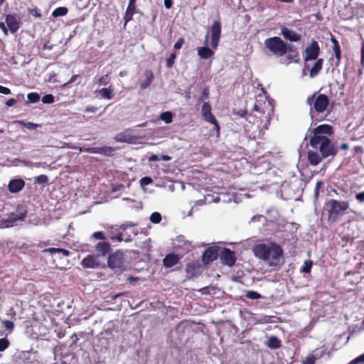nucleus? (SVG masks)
<instances>
[{
  "instance_id": "nucleus-44",
  "label": "nucleus",
  "mask_w": 364,
  "mask_h": 364,
  "mask_svg": "<svg viewBox=\"0 0 364 364\" xmlns=\"http://www.w3.org/2000/svg\"><path fill=\"white\" fill-rule=\"evenodd\" d=\"M355 198L359 203H364V191L356 193Z\"/></svg>"
},
{
  "instance_id": "nucleus-15",
  "label": "nucleus",
  "mask_w": 364,
  "mask_h": 364,
  "mask_svg": "<svg viewBox=\"0 0 364 364\" xmlns=\"http://www.w3.org/2000/svg\"><path fill=\"white\" fill-rule=\"evenodd\" d=\"M143 77L144 79L139 80L138 82L141 90L146 89L152 83L154 75L152 70H146L143 73Z\"/></svg>"
},
{
  "instance_id": "nucleus-56",
  "label": "nucleus",
  "mask_w": 364,
  "mask_h": 364,
  "mask_svg": "<svg viewBox=\"0 0 364 364\" xmlns=\"http://www.w3.org/2000/svg\"><path fill=\"white\" fill-rule=\"evenodd\" d=\"M24 125L26 128H28L29 129H35L39 126V124H34L33 122H28V123L25 124Z\"/></svg>"
},
{
  "instance_id": "nucleus-47",
  "label": "nucleus",
  "mask_w": 364,
  "mask_h": 364,
  "mask_svg": "<svg viewBox=\"0 0 364 364\" xmlns=\"http://www.w3.org/2000/svg\"><path fill=\"white\" fill-rule=\"evenodd\" d=\"M151 182H152V179L148 176L143 177L140 180V183L142 186L149 185Z\"/></svg>"
},
{
  "instance_id": "nucleus-32",
  "label": "nucleus",
  "mask_w": 364,
  "mask_h": 364,
  "mask_svg": "<svg viewBox=\"0 0 364 364\" xmlns=\"http://www.w3.org/2000/svg\"><path fill=\"white\" fill-rule=\"evenodd\" d=\"M150 220L151 223L158 224L161 221V215L158 212H154L150 215Z\"/></svg>"
},
{
  "instance_id": "nucleus-33",
  "label": "nucleus",
  "mask_w": 364,
  "mask_h": 364,
  "mask_svg": "<svg viewBox=\"0 0 364 364\" xmlns=\"http://www.w3.org/2000/svg\"><path fill=\"white\" fill-rule=\"evenodd\" d=\"M27 99L31 102H37L40 100V96L37 92H31L28 94Z\"/></svg>"
},
{
  "instance_id": "nucleus-52",
  "label": "nucleus",
  "mask_w": 364,
  "mask_h": 364,
  "mask_svg": "<svg viewBox=\"0 0 364 364\" xmlns=\"http://www.w3.org/2000/svg\"><path fill=\"white\" fill-rule=\"evenodd\" d=\"M43 252H48L50 254L58 253L59 252V248L56 247H49L43 250Z\"/></svg>"
},
{
  "instance_id": "nucleus-64",
  "label": "nucleus",
  "mask_w": 364,
  "mask_h": 364,
  "mask_svg": "<svg viewBox=\"0 0 364 364\" xmlns=\"http://www.w3.org/2000/svg\"><path fill=\"white\" fill-rule=\"evenodd\" d=\"M159 160H160V158L156 154H152L149 159V161H157Z\"/></svg>"
},
{
  "instance_id": "nucleus-55",
  "label": "nucleus",
  "mask_w": 364,
  "mask_h": 364,
  "mask_svg": "<svg viewBox=\"0 0 364 364\" xmlns=\"http://www.w3.org/2000/svg\"><path fill=\"white\" fill-rule=\"evenodd\" d=\"M97 109H98V108L95 106H87L85 108V112L95 113L97 111Z\"/></svg>"
},
{
  "instance_id": "nucleus-40",
  "label": "nucleus",
  "mask_w": 364,
  "mask_h": 364,
  "mask_svg": "<svg viewBox=\"0 0 364 364\" xmlns=\"http://www.w3.org/2000/svg\"><path fill=\"white\" fill-rule=\"evenodd\" d=\"M9 346L7 338H0V351L5 350Z\"/></svg>"
},
{
  "instance_id": "nucleus-63",
  "label": "nucleus",
  "mask_w": 364,
  "mask_h": 364,
  "mask_svg": "<svg viewBox=\"0 0 364 364\" xmlns=\"http://www.w3.org/2000/svg\"><path fill=\"white\" fill-rule=\"evenodd\" d=\"M331 41L333 43V47H338L340 46L338 41L335 38L334 36H331Z\"/></svg>"
},
{
  "instance_id": "nucleus-1",
  "label": "nucleus",
  "mask_w": 364,
  "mask_h": 364,
  "mask_svg": "<svg viewBox=\"0 0 364 364\" xmlns=\"http://www.w3.org/2000/svg\"><path fill=\"white\" fill-rule=\"evenodd\" d=\"M313 135L310 137L309 144L311 147L318 149L323 157L334 156L338 149L331 143L329 138L326 136L333 134V127L330 124H321L314 128Z\"/></svg>"
},
{
  "instance_id": "nucleus-36",
  "label": "nucleus",
  "mask_w": 364,
  "mask_h": 364,
  "mask_svg": "<svg viewBox=\"0 0 364 364\" xmlns=\"http://www.w3.org/2000/svg\"><path fill=\"white\" fill-rule=\"evenodd\" d=\"M246 297L250 299H258L261 298V295L257 291H248L246 294Z\"/></svg>"
},
{
  "instance_id": "nucleus-18",
  "label": "nucleus",
  "mask_w": 364,
  "mask_h": 364,
  "mask_svg": "<svg viewBox=\"0 0 364 364\" xmlns=\"http://www.w3.org/2000/svg\"><path fill=\"white\" fill-rule=\"evenodd\" d=\"M96 258V256L89 255L81 261L80 264L84 268H97L99 267L100 263Z\"/></svg>"
},
{
  "instance_id": "nucleus-43",
  "label": "nucleus",
  "mask_w": 364,
  "mask_h": 364,
  "mask_svg": "<svg viewBox=\"0 0 364 364\" xmlns=\"http://www.w3.org/2000/svg\"><path fill=\"white\" fill-rule=\"evenodd\" d=\"M79 77V75H73L71 78L67 82H65L63 85H62V87H70V85L73 82H74L77 78Z\"/></svg>"
},
{
  "instance_id": "nucleus-30",
  "label": "nucleus",
  "mask_w": 364,
  "mask_h": 364,
  "mask_svg": "<svg viewBox=\"0 0 364 364\" xmlns=\"http://www.w3.org/2000/svg\"><path fill=\"white\" fill-rule=\"evenodd\" d=\"M90 240H97L101 241H106L107 237L105 234L102 231L95 232L90 236Z\"/></svg>"
},
{
  "instance_id": "nucleus-26",
  "label": "nucleus",
  "mask_w": 364,
  "mask_h": 364,
  "mask_svg": "<svg viewBox=\"0 0 364 364\" xmlns=\"http://www.w3.org/2000/svg\"><path fill=\"white\" fill-rule=\"evenodd\" d=\"M100 94L102 98L110 100L113 97V90L111 87H103L100 90Z\"/></svg>"
},
{
  "instance_id": "nucleus-8",
  "label": "nucleus",
  "mask_w": 364,
  "mask_h": 364,
  "mask_svg": "<svg viewBox=\"0 0 364 364\" xmlns=\"http://www.w3.org/2000/svg\"><path fill=\"white\" fill-rule=\"evenodd\" d=\"M304 52V61L307 62L316 60L320 53L318 43L315 40H312L311 44L306 48Z\"/></svg>"
},
{
  "instance_id": "nucleus-54",
  "label": "nucleus",
  "mask_w": 364,
  "mask_h": 364,
  "mask_svg": "<svg viewBox=\"0 0 364 364\" xmlns=\"http://www.w3.org/2000/svg\"><path fill=\"white\" fill-rule=\"evenodd\" d=\"M0 93L4 95H9L11 94V90L6 87L0 85Z\"/></svg>"
},
{
  "instance_id": "nucleus-19",
  "label": "nucleus",
  "mask_w": 364,
  "mask_h": 364,
  "mask_svg": "<svg viewBox=\"0 0 364 364\" xmlns=\"http://www.w3.org/2000/svg\"><path fill=\"white\" fill-rule=\"evenodd\" d=\"M281 33L285 39L292 42H298L301 40V35L296 33L294 31L289 29L287 27H283L282 28Z\"/></svg>"
},
{
  "instance_id": "nucleus-51",
  "label": "nucleus",
  "mask_w": 364,
  "mask_h": 364,
  "mask_svg": "<svg viewBox=\"0 0 364 364\" xmlns=\"http://www.w3.org/2000/svg\"><path fill=\"white\" fill-rule=\"evenodd\" d=\"M315 358L314 356H309L303 361L302 364H314Z\"/></svg>"
},
{
  "instance_id": "nucleus-24",
  "label": "nucleus",
  "mask_w": 364,
  "mask_h": 364,
  "mask_svg": "<svg viewBox=\"0 0 364 364\" xmlns=\"http://www.w3.org/2000/svg\"><path fill=\"white\" fill-rule=\"evenodd\" d=\"M323 63V58L316 59V61L314 63L313 67L310 69V77H314L318 74V73L322 69Z\"/></svg>"
},
{
  "instance_id": "nucleus-5",
  "label": "nucleus",
  "mask_w": 364,
  "mask_h": 364,
  "mask_svg": "<svg viewBox=\"0 0 364 364\" xmlns=\"http://www.w3.org/2000/svg\"><path fill=\"white\" fill-rule=\"evenodd\" d=\"M265 47L274 55L283 56L287 53V43L279 37L274 36L264 41Z\"/></svg>"
},
{
  "instance_id": "nucleus-2",
  "label": "nucleus",
  "mask_w": 364,
  "mask_h": 364,
  "mask_svg": "<svg viewBox=\"0 0 364 364\" xmlns=\"http://www.w3.org/2000/svg\"><path fill=\"white\" fill-rule=\"evenodd\" d=\"M253 252L255 255L262 260H271V264H276L284 255L281 246L274 242H271L268 245L257 244L254 247Z\"/></svg>"
},
{
  "instance_id": "nucleus-34",
  "label": "nucleus",
  "mask_w": 364,
  "mask_h": 364,
  "mask_svg": "<svg viewBox=\"0 0 364 364\" xmlns=\"http://www.w3.org/2000/svg\"><path fill=\"white\" fill-rule=\"evenodd\" d=\"M48 181V178L46 175H40L35 178V183L38 184H45L47 183Z\"/></svg>"
},
{
  "instance_id": "nucleus-29",
  "label": "nucleus",
  "mask_w": 364,
  "mask_h": 364,
  "mask_svg": "<svg viewBox=\"0 0 364 364\" xmlns=\"http://www.w3.org/2000/svg\"><path fill=\"white\" fill-rule=\"evenodd\" d=\"M160 119L166 124H170L173 121V114L171 112H164L160 114Z\"/></svg>"
},
{
  "instance_id": "nucleus-11",
  "label": "nucleus",
  "mask_w": 364,
  "mask_h": 364,
  "mask_svg": "<svg viewBox=\"0 0 364 364\" xmlns=\"http://www.w3.org/2000/svg\"><path fill=\"white\" fill-rule=\"evenodd\" d=\"M93 250L97 257H105L111 251V245L107 241H100L93 246Z\"/></svg>"
},
{
  "instance_id": "nucleus-62",
  "label": "nucleus",
  "mask_w": 364,
  "mask_h": 364,
  "mask_svg": "<svg viewBox=\"0 0 364 364\" xmlns=\"http://www.w3.org/2000/svg\"><path fill=\"white\" fill-rule=\"evenodd\" d=\"M361 46V64L364 65V41L362 42Z\"/></svg>"
},
{
  "instance_id": "nucleus-60",
  "label": "nucleus",
  "mask_w": 364,
  "mask_h": 364,
  "mask_svg": "<svg viewBox=\"0 0 364 364\" xmlns=\"http://www.w3.org/2000/svg\"><path fill=\"white\" fill-rule=\"evenodd\" d=\"M52 48L53 45L50 44L49 41H47L43 44V50H51Z\"/></svg>"
},
{
  "instance_id": "nucleus-39",
  "label": "nucleus",
  "mask_w": 364,
  "mask_h": 364,
  "mask_svg": "<svg viewBox=\"0 0 364 364\" xmlns=\"http://www.w3.org/2000/svg\"><path fill=\"white\" fill-rule=\"evenodd\" d=\"M333 50L334 52L335 57H336V60H337V65H338L340 63L341 60V47L340 46L333 47Z\"/></svg>"
},
{
  "instance_id": "nucleus-59",
  "label": "nucleus",
  "mask_w": 364,
  "mask_h": 364,
  "mask_svg": "<svg viewBox=\"0 0 364 364\" xmlns=\"http://www.w3.org/2000/svg\"><path fill=\"white\" fill-rule=\"evenodd\" d=\"M16 103V100L14 98L9 99V100H7V101L6 102V105L8 107H12V106H14Z\"/></svg>"
},
{
  "instance_id": "nucleus-17",
  "label": "nucleus",
  "mask_w": 364,
  "mask_h": 364,
  "mask_svg": "<svg viewBox=\"0 0 364 364\" xmlns=\"http://www.w3.org/2000/svg\"><path fill=\"white\" fill-rule=\"evenodd\" d=\"M181 259L178 255L174 253H169L163 259V265L166 268H171L178 264Z\"/></svg>"
},
{
  "instance_id": "nucleus-38",
  "label": "nucleus",
  "mask_w": 364,
  "mask_h": 364,
  "mask_svg": "<svg viewBox=\"0 0 364 364\" xmlns=\"http://www.w3.org/2000/svg\"><path fill=\"white\" fill-rule=\"evenodd\" d=\"M176 58V55L175 53H172L169 58L166 60V67L167 68H171L175 62V60Z\"/></svg>"
},
{
  "instance_id": "nucleus-13",
  "label": "nucleus",
  "mask_w": 364,
  "mask_h": 364,
  "mask_svg": "<svg viewBox=\"0 0 364 364\" xmlns=\"http://www.w3.org/2000/svg\"><path fill=\"white\" fill-rule=\"evenodd\" d=\"M136 0H129L125 15L124 16V29H126L127 24L133 19L134 14L136 12Z\"/></svg>"
},
{
  "instance_id": "nucleus-20",
  "label": "nucleus",
  "mask_w": 364,
  "mask_h": 364,
  "mask_svg": "<svg viewBox=\"0 0 364 364\" xmlns=\"http://www.w3.org/2000/svg\"><path fill=\"white\" fill-rule=\"evenodd\" d=\"M323 156H320V154L318 152L309 151H308V156L307 159L309 161V163L311 165L316 166L318 165L322 160Z\"/></svg>"
},
{
  "instance_id": "nucleus-61",
  "label": "nucleus",
  "mask_w": 364,
  "mask_h": 364,
  "mask_svg": "<svg viewBox=\"0 0 364 364\" xmlns=\"http://www.w3.org/2000/svg\"><path fill=\"white\" fill-rule=\"evenodd\" d=\"M173 1L172 0H164V6L166 9H170L172 7Z\"/></svg>"
},
{
  "instance_id": "nucleus-6",
  "label": "nucleus",
  "mask_w": 364,
  "mask_h": 364,
  "mask_svg": "<svg viewBox=\"0 0 364 364\" xmlns=\"http://www.w3.org/2000/svg\"><path fill=\"white\" fill-rule=\"evenodd\" d=\"M107 266L110 269L123 271L125 269L124 254L122 250H117L107 258Z\"/></svg>"
},
{
  "instance_id": "nucleus-10",
  "label": "nucleus",
  "mask_w": 364,
  "mask_h": 364,
  "mask_svg": "<svg viewBox=\"0 0 364 364\" xmlns=\"http://www.w3.org/2000/svg\"><path fill=\"white\" fill-rule=\"evenodd\" d=\"M211 46L213 49H216L220 38L221 33V23L220 21H215L211 27Z\"/></svg>"
},
{
  "instance_id": "nucleus-22",
  "label": "nucleus",
  "mask_w": 364,
  "mask_h": 364,
  "mask_svg": "<svg viewBox=\"0 0 364 364\" xmlns=\"http://www.w3.org/2000/svg\"><path fill=\"white\" fill-rule=\"evenodd\" d=\"M200 267V264L198 262H192L186 264V271L189 276L193 277L197 274Z\"/></svg>"
},
{
  "instance_id": "nucleus-57",
  "label": "nucleus",
  "mask_w": 364,
  "mask_h": 364,
  "mask_svg": "<svg viewBox=\"0 0 364 364\" xmlns=\"http://www.w3.org/2000/svg\"><path fill=\"white\" fill-rule=\"evenodd\" d=\"M58 253L62 254L63 256H64V257H69L71 255L70 251H68V250H65V249H62V248H59V252Z\"/></svg>"
},
{
  "instance_id": "nucleus-28",
  "label": "nucleus",
  "mask_w": 364,
  "mask_h": 364,
  "mask_svg": "<svg viewBox=\"0 0 364 364\" xmlns=\"http://www.w3.org/2000/svg\"><path fill=\"white\" fill-rule=\"evenodd\" d=\"M68 13V9L66 7L60 6L55 9L52 12V16L53 17H59L65 16Z\"/></svg>"
},
{
  "instance_id": "nucleus-4",
  "label": "nucleus",
  "mask_w": 364,
  "mask_h": 364,
  "mask_svg": "<svg viewBox=\"0 0 364 364\" xmlns=\"http://www.w3.org/2000/svg\"><path fill=\"white\" fill-rule=\"evenodd\" d=\"M326 207L328 211V220L334 222L337 220L340 215L343 214L348 209L349 203L331 199L326 203Z\"/></svg>"
},
{
  "instance_id": "nucleus-31",
  "label": "nucleus",
  "mask_w": 364,
  "mask_h": 364,
  "mask_svg": "<svg viewBox=\"0 0 364 364\" xmlns=\"http://www.w3.org/2000/svg\"><path fill=\"white\" fill-rule=\"evenodd\" d=\"M110 240L113 241L116 240L118 242H122L123 240H124L125 242H129L131 240L130 238L124 239L122 232H119L116 235L112 234V236L110 237Z\"/></svg>"
},
{
  "instance_id": "nucleus-45",
  "label": "nucleus",
  "mask_w": 364,
  "mask_h": 364,
  "mask_svg": "<svg viewBox=\"0 0 364 364\" xmlns=\"http://www.w3.org/2000/svg\"><path fill=\"white\" fill-rule=\"evenodd\" d=\"M208 96H209V90H208V88L206 87V88L203 89V90L202 92V96L200 98L198 99V102L200 104L202 102L203 99H207L208 97Z\"/></svg>"
},
{
  "instance_id": "nucleus-21",
  "label": "nucleus",
  "mask_w": 364,
  "mask_h": 364,
  "mask_svg": "<svg viewBox=\"0 0 364 364\" xmlns=\"http://www.w3.org/2000/svg\"><path fill=\"white\" fill-rule=\"evenodd\" d=\"M198 55L201 59H208L213 56L214 52L208 47H198L197 48Z\"/></svg>"
},
{
  "instance_id": "nucleus-27",
  "label": "nucleus",
  "mask_w": 364,
  "mask_h": 364,
  "mask_svg": "<svg viewBox=\"0 0 364 364\" xmlns=\"http://www.w3.org/2000/svg\"><path fill=\"white\" fill-rule=\"evenodd\" d=\"M289 52L288 59L294 60V58H299V53L296 47L293 45H287V53Z\"/></svg>"
},
{
  "instance_id": "nucleus-14",
  "label": "nucleus",
  "mask_w": 364,
  "mask_h": 364,
  "mask_svg": "<svg viewBox=\"0 0 364 364\" xmlns=\"http://www.w3.org/2000/svg\"><path fill=\"white\" fill-rule=\"evenodd\" d=\"M5 23L12 33H16L21 27V21L14 14H7L5 17Z\"/></svg>"
},
{
  "instance_id": "nucleus-35",
  "label": "nucleus",
  "mask_w": 364,
  "mask_h": 364,
  "mask_svg": "<svg viewBox=\"0 0 364 364\" xmlns=\"http://www.w3.org/2000/svg\"><path fill=\"white\" fill-rule=\"evenodd\" d=\"M313 265V262L311 260H306L304 262V265L302 268L301 272L304 273H309L311 270V267Z\"/></svg>"
},
{
  "instance_id": "nucleus-58",
  "label": "nucleus",
  "mask_w": 364,
  "mask_h": 364,
  "mask_svg": "<svg viewBox=\"0 0 364 364\" xmlns=\"http://www.w3.org/2000/svg\"><path fill=\"white\" fill-rule=\"evenodd\" d=\"M0 28L4 32V35L6 36L8 34L9 28H8L7 26H6L4 22H0Z\"/></svg>"
},
{
  "instance_id": "nucleus-9",
  "label": "nucleus",
  "mask_w": 364,
  "mask_h": 364,
  "mask_svg": "<svg viewBox=\"0 0 364 364\" xmlns=\"http://www.w3.org/2000/svg\"><path fill=\"white\" fill-rule=\"evenodd\" d=\"M220 259L222 264L232 267L236 262L235 252L229 248L225 247L220 255Z\"/></svg>"
},
{
  "instance_id": "nucleus-25",
  "label": "nucleus",
  "mask_w": 364,
  "mask_h": 364,
  "mask_svg": "<svg viewBox=\"0 0 364 364\" xmlns=\"http://www.w3.org/2000/svg\"><path fill=\"white\" fill-rule=\"evenodd\" d=\"M267 346L271 349H278L281 347V341L277 336H272L267 341Z\"/></svg>"
},
{
  "instance_id": "nucleus-53",
  "label": "nucleus",
  "mask_w": 364,
  "mask_h": 364,
  "mask_svg": "<svg viewBox=\"0 0 364 364\" xmlns=\"http://www.w3.org/2000/svg\"><path fill=\"white\" fill-rule=\"evenodd\" d=\"M29 11L33 16H36V17L41 16V14L38 8H34V9H30Z\"/></svg>"
},
{
  "instance_id": "nucleus-12",
  "label": "nucleus",
  "mask_w": 364,
  "mask_h": 364,
  "mask_svg": "<svg viewBox=\"0 0 364 364\" xmlns=\"http://www.w3.org/2000/svg\"><path fill=\"white\" fill-rule=\"evenodd\" d=\"M218 256V247L213 246L208 247L203 252L202 256V262L205 264H208L217 259Z\"/></svg>"
},
{
  "instance_id": "nucleus-23",
  "label": "nucleus",
  "mask_w": 364,
  "mask_h": 364,
  "mask_svg": "<svg viewBox=\"0 0 364 364\" xmlns=\"http://www.w3.org/2000/svg\"><path fill=\"white\" fill-rule=\"evenodd\" d=\"M232 114L241 118H245L250 123L255 124L257 122L256 120L251 119V118L253 117L252 114H248L246 109H233Z\"/></svg>"
},
{
  "instance_id": "nucleus-50",
  "label": "nucleus",
  "mask_w": 364,
  "mask_h": 364,
  "mask_svg": "<svg viewBox=\"0 0 364 364\" xmlns=\"http://www.w3.org/2000/svg\"><path fill=\"white\" fill-rule=\"evenodd\" d=\"M134 225H135L134 223H130V222L129 223H127L122 224L121 225H119L118 230H125L128 228L133 227Z\"/></svg>"
},
{
  "instance_id": "nucleus-41",
  "label": "nucleus",
  "mask_w": 364,
  "mask_h": 364,
  "mask_svg": "<svg viewBox=\"0 0 364 364\" xmlns=\"http://www.w3.org/2000/svg\"><path fill=\"white\" fill-rule=\"evenodd\" d=\"M4 327L9 330V331H12L14 328V323L13 321L9 320H6L3 322Z\"/></svg>"
},
{
  "instance_id": "nucleus-46",
  "label": "nucleus",
  "mask_w": 364,
  "mask_h": 364,
  "mask_svg": "<svg viewBox=\"0 0 364 364\" xmlns=\"http://www.w3.org/2000/svg\"><path fill=\"white\" fill-rule=\"evenodd\" d=\"M108 80H109V76L108 75H105L103 76H102L99 80H98V83L102 85H106L107 83H108Z\"/></svg>"
},
{
  "instance_id": "nucleus-7",
  "label": "nucleus",
  "mask_w": 364,
  "mask_h": 364,
  "mask_svg": "<svg viewBox=\"0 0 364 364\" xmlns=\"http://www.w3.org/2000/svg\"><path fill=\"white\" fill-rule=\"evenodd\" d=\"M212 107L210 104L208 102H205L202 106L201 109V114L203 116V119L214 125L213 130L216 132V136H219L220 135V124L215 117V116L212 114Z\"/></svg>"
},
{
  "instance_id": "nucleus-16",
  "label": "nucleus",
  "mask_w": 364,
  "mask_h": 364,
  "mask_svg": "<svg viewBox=\"0 0 364 364\" xmlns=\"http://www.w3.org/2000/svg\"><path fill=\"white\" fill-rule=\"evenodd\" d=\"M25 186V181L21 178L11 179L8 185L9 191L12 193H18Z\"/></svg>"
},
{
  "instance_id": "nucleus-37",
  "label": "nucleus",
  "mask_w": 364,
  "mask_h": 364,
  "mask_svg": "<svg viewBox=\"0 0 364 364\" xmlns=\"http://www.w3.org/2000/svg\"><path fill=\"white\" fill-rule=\"evenodd\" d=\"M41 100L44 104H51L54 102V97L51 94L45 95Z\"/></svg>"
},
{
  "instance_id": "nucleus-48",
  "label": "nucleus",
  "mask_w": 364,
  "mask_h": 364,
  "mask_svg": "<svg viewBox=\"0 0 364 364\" xmlns=\"http://www.w3.org/2000/svg\"><path fill=\"white\" fill-rule=\"evenodd\" d=\"M360 363H364V353L353 360L350 364H358Z\"/></svg>"
},
{
  "instance_id": "nucleus-42",
  "label": "nucleus",
  "mask_w": 364,
  "mask_h": 364,
  "mask_svg": "<svg viewBox=\"0 0 364 364\" xmlns=\"http://www.w3.org/2000/svg\"><path fill=\"white\" fill-rule=\"evenodd\" d=\"M185 43V40L183 38H179L178 41L174 44V48L176 50H179L182 48L183 45Z\"/></svg>"
},
{
  "instance_id": "nucleus-3",
  "label": "nucleus",
  "mask_w": 364,
  "mask_h": 364,
  "mask_svg": "<svg viewBox=\"0 0 364 364\" xmlns=\"http://www.w3.org/2000/svg\"><path fill=\"white\" fill-rule=\"evenodd\" d=\"M306 103L311 106L309 114L311 117H314L316 114L323 113L327 110L330 102L328 96L325 94H319L316 96V94L314 93L307 97Z\"/></svg>"
},
{
  "instance_id": "nucleus-49",
  "label": "nucleus",
  "mask_w": 364,
  "mask_h": 364,
  "mask_svg": "<svg viewBox=\"0 0 364 364\" xmlns=\"http://www.w3.org/2000/svg\"><path fill=\"white\" fill-rule=\"evenodd\" d=\"M56 77V73L55 72H52L49 74L48 79L47 80V81L49 82H57Z\"/></svg>"
}]
</instances>
